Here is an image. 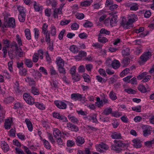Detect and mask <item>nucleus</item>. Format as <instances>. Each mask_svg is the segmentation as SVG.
I'll return each instance as SVG.
<instances>
[{
	"label": "nucleus",
	"instance_id": "obj_6",
	"mask_svg": "<svg viewBox=\"0 0 154 154\" xmlns=\"http://www.w3.org/2000/svg\"><path fill=\"white\" fill-rule=\"evenodd\" d=\"M133 146L136 148H140L142 146V142L139 139H134L132 140Z\"/></svg>",
	"mask_w": 154,
	"mask_h": 154
},
{
	"label": "nucleus",
	"instance_id": "obj_4",
	"mask_svg": "<svg viewBox=\"0 0 154 154\" xmlns=\"http://www.w3.org/2000/svg\"><path fill=\"white\" fill-rule=\"evenodd\" d=\"M108 146L106 144L102 143L100 144L97 145L96 146V148L98 151L102 152L103 151V150H107L108 148Z\"/></svg>",
	"mask_w": 154,
	"mask_h": 154
},
{
	"label": "nucleus",
	"instance_id": "obj_59",
	"mask_svg": "<svg viewBox=\"0 0 154 154\" xmlns=\"http://www.w3.org/2000/svg\"><path fill=\"white\" fill-rule=\"evenodd\" d=\"M22 147L24 149V151L26 152V154H37L34 152H32L26 146H24Z\"/></svg>",
	"mask_w": 154,
	"mask_h": 154
},
{
	"label": "nucleus",
	"instance_id": "obj_13",
	"mask_svg": "<svg viewBox=\"0 0 154 154\" xmlns=\"http://www.w3.org/2000/svg\"><path fill=\"white\" fill-rule=\"evenodd\" d=\"M97 114H94L87 116L86 117V118L89 121L92 120L93 122L96 123L97 122Z\"/></svg>",
	"mask_w": 154,
	"mask_h": 154
},
{
	"label": "nucleus",
	"instance_id": "obj_38",
	"mask_svg": "<svg viewBox=\"0 0 154 154\" xmlns=\"http://www.w3.org/2000/svg\"><path fill=\"white\" fill-rule=\"evenodd\" d=\"M35 104L36 107L38 109L41 110H44L45 109V106L42 103H41L38 102L35 103Z\"/></svg>",
	"mask_w": 154,
	"mask_h": 154
},
{
	"label": "nucleus",
	"instance_id": "obj_17",
	"mask_svg": "<svg viewBox=\"0 0 154 154\" xmlns=\"http://www.w3.org/2000/svg\"><path fill=\"white\" fill-rule=\"evenodd\" d=\"M27 79L28 80H25L26 82H28L29 86L33 87V86H35L36 82L33 78H31L29 77H27Z\"/></svg>",
	"mask_w": 154,
	"mask_h": 154
},
{
	"label": "nucleus",
	"instance_id": "obj_43",
	"mask_svg": "<svg viewBox=\"0 0 154 154\" xmlns=\"http://www.w3.org/2000/svg\"><path fill=\"white\" fill-rule=\"evenodd\" d=\"M138 90L142 93H145L146 92V89L145 87L143 85H140L138 87Z\"/></svg>",
	"mask_w": 154,
	"mask_h": 154
},
{
	"label": "nucleus",
	"instance_id": "obj_57",
	"mask_svg": "<svg viewBox=\"0 0 154 154\" xmlns=\"http://www.w3.org/2000/svg\"><path fill=\"white\" fill-rule=\"evenodd\" d=\"M129 71L130 69L129 68H126L121 73L120 76L123 77L126 75L129 72Z\"/></svg>",
	"mask_w": 154,
	"mask_h": 154
},
{
	"label": "nucleus",
	"instance_id": "obj_29",
	"mask_svg": "<svg viewBox=\"0 0 154 154\" xmlns=\"http://www.w3.org/2000/svg\"><path fill=\"white\" fill-rule=\"evenodd\" d=\"M25 64L29 68L32 67L33 65V63L31 60L28 59H25Z\"/></svg>",
	"mask_w": 154,
	"mask_h": 154
},
{
	"label": "nucleus",
	"instance_id": "obj_31",
	"mask_svg": "<svg viewBox=\"0 0 154 154\" xmlns=\"http://www.w3.org/2000/svg\"><path fill=\"white\" fill-rule=\"evenodd\" d=\"M98 36V41L103 43H105L108 41L107 39L105 37H102V35L101 34H99Z\"/></svg>",
	"mask_w": 154,
	"mask_h": 154
},
{
	"label": "nucleus",
	"instance_id": "obj_16",
	"mask_svg": "<svg viewBox=\"0 0 154 154\" xmlns=\"http://www.w3.org/2000/svg\"><path fill=\"white\" fill-rule=\"evenodd\" d=\"M76 143L79 146L83 144L85 142L83 137L80 136H79L76 137Z\"/></svg>",
	"mask_w": 154,
	"mask_h": 154
},
{
	"label": "nucleus",
	"instance_id": "obj_12",
	"mask_svg": "<svg viewBox=\"0 0 154 154\" xmlns=\"http://www.w3.org/2000/svg\"><path fill=\"white\" fill-rule=\"evenodd\" d=\"M118 21L117 16L114 15L111 17L110 20V25L112 27L115 26Z\"/></svg>",
	"mask_w": 154,
	"mask_h": 154
},
{
	"label": "nucleus",
	"instance_id": "obj_48",
	"mask_svg": "<svg viewBox=\"0 0 154 154\" xmlns=\"http://www.w3.org/2000/svg\"><path fill=\"white\" fill-rule=\"evenodd\" d=\"M44 51L42 49H40L38 51V53H37V55L39 56L40 58L42 60L43 58Z\"/></svg>",
	"mask_w": 154,
	"mask_h": 154
},
{
	"label": "nucleus",
	"instance_id": "obj_32",
	"mask_svg": "<svg viewBox=\"0 0 154 154\" xmlns=\"http://www.w3.org/2000/svg\"><path fill=\"white\" fill-rule=\"evenodd\" d=\"M50 33L52 36H55L56 34V29L54 25H52L50 31Z\"/></svg>",
	"mask_w": 154,
	"mask_h": 154
},
{
	"label": "nucleus",
	"instance_id": "obj_34",
	"mask_svg": "<svg viewBox=\"0 0 154 154\" xmlns=\"http://www.w3.org/2000/svg\"><path fill=\"white\" fill-rule=\"evenodd\" d=\"M44 145L45 148L47 149H49L51 148V145L49 142L45 139L42 140Z\"/></svg>",
	"mask_w": 154,
	"mask_h": 154
},
{
	"label": "nucleus",
	"instance_id": "obj_47",
	"mask_svg": "<svg viewBox=\"0 0 154 154\" xmlns=\"http://www.w3.org/2000/svg\"><path fill=\"white\" fill-rule=\"evenodd\" d=\"M45 15L48 17L51 16L52 14V11L51 9L48 8L45 9Z\"/></svg>",
	"mask_w": 154,
	"mask_h": 154
},
{
	"label": "nucleus",
	"instance_id": "obj_28",
	"mask_svg": "<svg viewBox=\"0 0 154 154\" xmlns=\"http://www.w3.org/2000/svg\"><path fill=\"white\" fill-rule=\"evenodd\" d=\"M32 93L34 95H38L40 94L38 89L35 87H32L31 88Z\"/></svg>",
	"mask_w": 154,
	"mask_h": 154
},
{
	"label": "nucleus",
	"instance_id": "obj_8",
	"mask_svg": "<svg viewBox=\"0 0 154 154\" xmlns=\"http://www.w3.org/2000/svg\"><path fill=\"white\" fill-rule=\"evenodd\" d=\"M71 98L75 100H81L83 98L82 95L79 93H73L71 94Z\"/></svg>",
	"mask_w": 154,
	"mask_h": 154
},
{
	"label": "nucleus",
	"instance_id": "obj_26",
	"mask_svg": "<svg viewBox=\"0 0 154 154\" xmlns=\"http://www.w3.org/2000/svg\"><path fill=\"white\" fill-rule=\"evenodd\" d=\"M111 137L114 139H120L122 137L121 134L117 132L113 133L111 135Z\"/></svg>",
	"mask_w": 154,
	"mask_h": 154
},
{
	"label": "nucleus",
	"instance_id": "obj_51",
	"mask_svg": "<svg viewBox=\"0 0 154 154\" xmlns=\"http://www.w3.org/2000/svg\"><path fill=\"white\" fill-rule=\"evenodd\" d=\"M50 73L52 75H58V74L57 72L56 71L54 68L53 66H51L50 68Z\"/></svg>",
	"mask_w": 154,
	"mask_h": 154
},
{
	"label": "nucleus",
	"instance_id": "obj_50",
	"mask_svg": "<svg viewBox=\"0 0 154 154\" xmlns=\"http://www.w3.org/2000/svg\"><path fill=\"white\" fill-rule=\"evenodd\" d=\"M69 50L73 53L77 52L79 51L78 48L74 45L70 47Z\"/></svg>",
	"mask_w": 154,
	"mask_h": 154
},
{
	"label": "nucleus",
	"instance_id": "obj_36",
	"mask_svg": "<svg viewBox=\"0 0 154 154\" xmlns=\"http://www.w3.org/2000/svg\"><path fill=\"white\" fill-rule=\"evenodd\" d=\"M128 6H131L130 10L132 11H136L138 9V7L137 4L136 3H134L132 4L127 5Z\"/></svg>",
	"mask_w": 154,
	"mask_h": 154
},
{
	"label": "nucleus",
	"instance_id": "obj_33",
	"mask_svg": "<svg viewBox=\"0 0 154 154\" xmlns=\"http://www.w3.org/2000/svg\"><path fill=\"white\" fill-rule=\"evenodd\" d=\"M25 35L26 38L28 40L31 39V36L30 30L28 29H26L25 30Z\"/></svg>",
	"mask_w": 154,
	"mask_h": 154
},
{
	"label": "nucleus",
	"instance_id": "obj_21",
	"mask_svg": "<svg viewBox=\"0 0 154 154\" xmlns=\"http://www.w3.org/2000/svg\"><path fill=\"white\" fill-rule=\"evenodd\" d=\"M120 65V62L118 60H114L112 63V67L115 69H116L119 68Z\"/></svg>",
	"mask_w": 154,
	"mask_h": 154
},
{
	"label": "nucleus",
	"instance_id": "obj_46",
	"mask_svg": "<svg viewBox=\"0 0 154 154\" xmlns=\"http://www.w3.org/2000/svg\"><path fill=\"white\" fill-rule=\"evenodd\" d=\"M99 34H104L106 35H109L110 34L109 31L105 29L104 28L101 29L100 31Z\"/></svg>",
	"mask_w": 154,
	"mask_h": 154
},
{
	"label": "nucleus",
	"instance_id": "obj_5",
	"mask_svg": "<svg viewBox=\"0 0 154 154\" xmlns=\"http://www.w3.org/2000/svg\"><path fill=\"white\" fill-rule=\"evenodd\" d=\"M54 103L57 107L60 109H65L66 108L67 105L63 102L56 101H55Z\"/></svg>",
	"mask_w": 154,
	"mask_h": 154
},
{
	"label": "nucleus",
	"instance_id": "obj_3",
	"mask_svg": "<svg viewBox=\"0 0 154 154\" xmlns=\"http://www.w3.org/2000/svg\"><path fill=\"white\" fill-rule=\"evenodd\" d=\"M151 52H145L141 56L140 59L142 61L145 62L151 57Z\"/></svg>",
	"mask_w": 154,
	"mask_h": 154
},
{
	"label": "nucleus",
	"instance_id": "obj_39",
	"mask_svg": "<svg viewBox=\"0 0 154 154\" xmlns=\"http://www.w3.org/2000/svg\"><path fill=\"white\" fill-rule=\"evenodd\" d=\"M112 109L110 108H107L104 110L103 113L106 116L110 114H112Z\"/></svg>",
	"mask_w": 154,
	"mask_h": 154
},
{
	"label": "nucleus",
	"instance_id": "obj_54",
	"mask_svg": "<svg viewBox=\"0 0 154 154\" xmlns=\"http://www.w3.org/2000/svg\"><path fill=\"white\" fill-rule=\"evenodd\" d=\"M17 41L18 45L20 46L22 45V42L21 37L19 35L17 34L16 35Z\"/></svg>",
	"mask_w": 154,
	"mask_h": 154
},
{
	"label": "nucleus",
	"instance_id": "obj_49",
	"mask_svg": "<svg viewBox=\"0 0 154 154\" xmlns=\"http://www.w3.org/2000/svg\"><path fill=\"white\" fill-rule=\"evenodd\" d=\"M96 78L98 82L102 83H105L106 82L105 79L102 78L100 75H97L96 77Z\"/></svg>",
	"mask_w": 154,
	"mask_h": 154
},
{
	"label": "nucleus",
	"instance_id": "obj_30",
	"mask_svg": "<svg viewBox=\"0 0 154 154\" xmlns=\"http://www.w3.org/2000/svg\"><path fill=\"white\" fill-rule=\"evenodd\" d=\"M137 20V15L133 14L131 15V18L128 20L131 24Z\"/></svg>",
	"mask_w": 154,
	"mask_h": 154
},
{
	"label": "nucleus",
	"instance_id": "obj_60",
	"mask_svg": "<svg viewBox=\"0 0 154 154\" xmlns=\"http://www.w3.org/2000/svg\"><path fill=\"white\" fill-rule=\"evenodd\" d=\"M141 106H137L133 107L132 108V109L137 112H140L141 111Z\"/></svg>",
	"mask_w": 154,
	"mask_h": 154
},
{
	"label": "nucleus",
	"instance_id": "obj_15",
	"mask_svg": "<svg viewBox=\"0 0 154 154\" xmlns=\"http://www.w3.org/2000/svg\"><path fill=\"white\" fill-rule=\"evenodd\" d=\"M56 63L58 67L64 66V62L61 57L57 58Z\"/></svg>",
	"mask_w": 154,
	"mask_h": 154
},
{
	"label": "nucleus",
	"instance_id": "obj_19",
	"mask_svg": "<svg viewBox=\"0 0 154 154\" xmlns=\"http://www.w3.org/2000/svg\"><path fill=\"white\" fill-rule=\"evenodd\" d=\"M25 122L27 125L29 130L30 131H32L33 130V127L29 119H26L25 120Z\"/></svg>",
	"mask_w": 154,
	"mask_h": 154
},
{
	"label": "nucleus",
	"instance_id": "obj_2",
	"mask_svg": "<svg viewBox=\"0 0 154 154\" xmlns=\"http://www.w3.org/2000/svg\"><path fill=\"white\" fill-rule=\"evenodd\" d=\"M23 97L26 102L30 105H32L34 103V100L33 98L30 96L29 94L24 93L23 94Z\"/></svg>",
	"mask_w": 154,
	"mask_h": 154
},
{
	"label": "nucleus",
	"instance_id": "obj_56",
	"mask_svg": "<svg viewBox=\"0 0 154 154\" xmlns=\"http://www.w3.org/2000/svg\"><path fill=\"white\" fill-rule=\"evenodd\" d=\"M72 79L75 81V82L79 81L81 78V77L79 75L77 74H74L72 75Z\"/></svg>",
	"mask_w": 154,
	"mask_h": 154
},
{
	"label": "nucleus",
	"instance_id": "obj_25",
	"mask_svg": "<svg viewBox=\"0 0 154 154\" xmlns=\"http://www.w3.org/2000/svg\"><path fill=\"white\" fill-rule=\"evenodd\" d=\"M15 50L16 52V55H18L20 57H23V54H24L25 53L23 52L21 48H18L15 49Z\"/></svg>",
	"mask_w": 154,
	"mask_h": 154
},
{
	"label": "nucleus",
	"instance_id": "obj_11",
	"mask_svg": "<svg viewBox=\"0 0 154 154\" xmlns=\"http://www.w3.org/2000/svg\"><path fill=\"white\" fill-rule=\"evenodd\" d=\"M62 8H56L53 11V16L55 18H58V14H62Z\"/></svg>",
	"mask_w": 154,
	"mask_h": 154
},
{
	"label": "nucleus",
	"instance_id": "obj_62",
	"mask_svg": "<svg viewBox=\"0 0 154 154\" xmlns=\"http://www.w3.org/2000/svg\"><path fill=\"white\" fill-rule=\"evenodd\" d=\"M23 106V105L19 102H17L15 104L14 109H18L21 108Z\"/></svg>",
	"mask_w": 154,
	"mask_h": 154
},
{
	"label": "nucleus",
	"instance_id": "obj_24",
	"mask_svg": "<svg viewBox=\"0 0 154 154\" xmlns=\"http://www.w3.org/2000/svg\"><path fill=\"white\" fill-rule=\"evenodd\" d=\"M33 6L34 9L36 11L39 12L42 10V7L40 6V5L36 2H34Z\"/></svg>",
	"mask_w": 154,
	"mask_h": 154
},
{
	"label": "nucleus",
	"instance_id": "obj_52",
	"mask_svg": "<svg viewBox=\"0 0 154 154\" xmlns=\"http://www.w3.org/2000/svg\"><path fill=\"white\" fill-rule=\"evenodd\" d=\"M85 81L87 82H88L91 80V78L90 76L87 74H84L82 75Z\"/></svg>",
	"mask_w": 154,
	"mask_h": 154
},
{
	"label": "nucleus",
	"instance_id": "obj_53",
	"mask_svg": "<svg viewBox=\"0 0 154 154\" xmlns=\"http://www.w3.org/2000/svg\"><path fill=\"white\" fill-rule=\"evenodd\" d=\"M78 154H90V151L89 149H85L84 151L78 150Z\"/></svg>",
	"mask_w": 154,
	"mask_h": 154
},
{
	"label": "nucleus",
	"instance_id": "obj_44",
	"mask_svg": "<svg viewBox=\"0 0 154 154\" xmlns=\"http://www.w3.org/2000/svg\"><path fill=\"white\" fill-rule=\"evenodd\" d=\"M3 44L5 45V46L7 48H9L11 46L10 42L8 39H4L2 40Z\"/></svg>",
	"mask_w": 154,
	"mask_h": 154
},
{
	"label": "nucleus",
	"instance_id": "obj_10",
	"mask_svg": "<svg viewBox=\"0 0 154 154\" xmlns=\"http://www.w3.org/2000/svg\"><path fill=\"white\" fill-rule=\"evenodd\" d=\"M114 146L117 147H123L125 146V143L121 140H115L114 141Z\"/></svg>",
	"mask_w": 154,
	"mask_h": 154
},
{
	"label": "nucleus",
	"instance_id": "obj_27",
	"mask_svg": "<svg viewBox=\"0 0 154 154\" xmlns=\"http://www.w3.org/2000/svg\"><path fill=\"white\" fill-rule=\"evenodd\" d=\"M68 118L70 120V121L74 123H78L79 120L76 117L74 116H72L70 115H69L68 116Z\"/></svg>",
	"mask_w": 154,
	"mask_h": 154
},
{
	"label": "nucleus",
	"instance_id": "obj_7",
	"mask_svg": "<svg viewBox=\"0 0 154 154\" xmlns=\"http://www.w3.org/2000/svg\"><path fill=\"white\" fill-rule=\"evenodd\" d=\"M14 88L15 91L17 93H20L23 91V87L22 86H19V82L17 81H16Z\"/></svg>",
	"mask_w": 154,
	"mask_h": 154
},
{
	"label": "nucleus",
	"instance_id": "obj_9",
	"mask_svg": "<svg viewBox=\"0 0 154 154\" xmlns=\"http://www.w3.org/2000/svg\"><path fill=\"white\" fill-rule=\"evenodd\" d=\"M2 149L4 150V152H6L9 150V147L5 141H2L1 142Z\"/></svg>",
	"mask_w": 154,
	"mask_h": 154
},
{
	"label": "nucleus",
	"instance_id": "obj_1",
	"mask_svg": "<svg viewBox=\"0 0 154 154\" xmlns=\"http://www.w3.org/2000/svg\"><path fill=\"white\" fill-rule=\"evenodd\" d=\"M15 26V20L13 17L9 18L8 21L5 22L4 25L2 26L3 28L7 27L14 28Z\"/></svg>",
	"mask_w": 154,
	"mask_h": 154
},
{
	"label": "nucleus",
	"instance_id": "obj_61",
	"mask_svg": "<svg viewBox=\"0 0 154 154\" xmlns=\"http://www.w3.org/2000/svg\"><path fill=\"white\" fill-rule=\"evenodd\" d=\"M117 147L115 146L114 145H112L111 146V149H112L114 150L118 153L122 152V149L120 148H118Z\"/></svg>",
	"mask_w": 154,
	"mask_h": 154
},
{
	"label": "nucleus",
	"instance_id": "obj_40",
	"mask_svg": "<svg viewBox=\"0 0 154 154\" xmlns=\"http://www.w3.org/2000/svg\"><path fill=\"white\" fill-rule=\"evenodd\" d=\"M120 24L121 26L126 29L129 28L130 27L129 26L131 24L128 21L126 23H124L122 21L121 23Z\"/></svg>",
	"mask_w": 154,
	"mask_h": 154
},
{
	"label": "nucleus",
	"instance_id": "obj_55",
	"mask_svg": "<svg viewBox=\"0 0 154 154\" xmlns=\"http://www.w3.org/2000/svg\"><path fill=\"white\" fill-rule=\"evenodd\" d=\"M58 70L60 73L63 74V75H65L66 73L65 69L64 68V66L58 67Z\"/></svg>",
	"mask_w": 154,
	"mask_h": 154
},
{
	"label": "nucleus",
	"instance_id": "obj_20",
	"mask_svg": "<svg viewBox=\"0 0 154 154\" xmlns=\"http://www.w3.org/2000/svg\"><path fill=\"white\" fill-rule=\"evenodd\" d=\"M12 121V120H10L9 119H6L5 120V126L6 129H9L11 125Z\"/></svg>",
	"mask_w": 154,
	"mask_h": 154
},
{
	"label": "nucleus",
	"instance_id": "obj_18",
	"mask_svg": "<svg viewBox=\"0 0 154 154\" xmlns=\"http://www.w3.org/2000/svg\"><path fill=\"white\" fill-rule=\"evenodd\" d=\"M94 0H89L84 1L81 2V5L83 7H87L90 5L91 4Z\"/></svg>",
	"mask_w": 154,
	"mask_h": 154
},
{
	"label": "nucleus",
	"instance_id": "obj_64",
	"mask_svg": "<svg viewBox=\"0 0 154 154\" xmlns=\"http://www.w3.org/2000/svg\"><path fill=\"white\" fill-rule=\"evenodd\" d=\"M147 73L144 72L143 73L140 74L137 76V78L138 79H143L144 77L146 76V75H147Z\"/></svg>",
	"mask_w": 154,
	"mask_h": 154
},
{
	"label": "nucleus",
	"instance_id": "obj_58",
	"mask_svg": "<svg viewBox=\"0 0 154 154\" xmlns=\"http://www.w3.org/2000/svg\"><path fill=\"white\" fill-rule=\"evenodd\" d=\"M48 137L49 140L52 143H55V140L53 138V137L51 134L48 133Z\"/></svg>",
	"mask_w": 154,
	"mask_h": 154
},
{
	"label": "nucleus",
	"instance_id": "obj_63",
	"mask_svg": "<svg viewBox=\"0 0 154 154\" xmlns=\"http://www.w3.org/2000/svg\"><path fill=\"white\" fill-rule=\"evenodd\" d=\"M19 72L21 75L25 76L27 74V70L26 69L23 68L21 70H20Z\"/></svg>",
	"mask_w": 154,
	"mask_h": 154
},
{
	"label": "nucleus",
	"instance_id": "obj_42",
	"mask_svg": "<svg viewBox=\"0 0 154 154\" xmlns=\"http://www.w3.org/2000/svg\"><path fill=\"white\" fill-rule=\"evenodd\" d=\"M109 97L112 100H115L117 99L116 93L113 91H111L109 94Z\"/></svg>",
	"mask_w": 154,
	"mask_h": 154
},
{
	"label": "nucleus",
	"instance_id": "obj_22",
	"mask_svg": "<svg viewBox=\"0 0 154 154\" xmlns=\"http://www.w3.org/2000/svg\"><path fill=\"white\" fill-rule=\"evenodd\" d=\"M130 59L128 57H125L123 58L121 62L122 64L124 66H127L130 63Z\"/></svg>",
	"mask_w": 154,
	"mask_h": 154
},
{
	"label": "nucleus",
	"instance_id": "obj_23",
	"mask_svg": "<svg viewBox=\"0 0 154 154\" xmlns=\"http://www.w3.org/2000/svg\"><path fill=\"white\" fill-rule=\"evenodd\" d=\"M61 132L60 130L57 128H55L53 130V134L55 138L58 137L61 134Z\"/></svg>",
	"mask_w": 154,
	"mask_h": 154
},
{
	"label": "nucleus",
	"instance_id": "obj_41",
	"mask_svg": "<svg viewBox=\"0 0 154 154\" xmlns=\"http://www.w3.org/2000/svg\"><path fill=\"white\" fill-rule=\"evenodd\" d=\"M122 55L125 56L128 55L130 54V49L129 48H126L123 49L122 51Z\"/></svg>",
	"mask_w": 154,
	"mask_h": 154
},
{
	"label": "nucleus",
	"instance_id": "obj_35",
	"mask_svg": "<svg viewBox=\"0 0 154 154\" xmlns=\"http://www.w3.org/2000/svg\"><path fill=\"white\" fill-rule=\"evenodd\" d=\"M14 100V98L11 96H9L6 98L4 100V101L5 103L8 104L11 103H12Z\"/></svg>",
	"mask_w": 154,
	"mask_h": 154
},
{
	"label": "nucleus",
	"instance_id": "obj_45",
	"mask_svg": "<svg viewBox=\"0 0 154 154\" xmlns=\"http://www.w3.org/2000/svg\"><path fill=\"white\" fill-rule=\"evenodd\" d=\"M26 14H19L18 15V19L21 22H24L25 20Z\"/></svg>",
	"mask_w": 154,
	"mask_h": 154
},
{
	"label": "nucleus",
	"instance_id": "obj_37",
	"mask_svg": "<svg viewBox=\"0 0 154 154\" xmlns=\"http://www.w3.org/2000/svg\"><path fill=\"white\" fill-rule=\"evenodd\" d=\"M86 55L87 53L86 52L81 51H79V54L78 55H77L76 57H79V59L81 60L82 57L85 56Z\"/></svg>",
	"mask_w": 154,
	"mask_h": 154
},
{
	"label": "nucleus",
	"instance_id": "obj_14",
	"mask_svg": "<svg viewBox=\"0 0 154 154\" xmlns=\"http://www.w3.org/2000/svg\"><path fill=\"white\" fill-rule=\"evenodd\" d=\"M151 128L149 127H146L144 129L143 132V135L145 137H146L149 135L151 134L152 130Z\"/></svg>",
	"mask_w": 154,
	"mask_h": 154
}]
</instances>
